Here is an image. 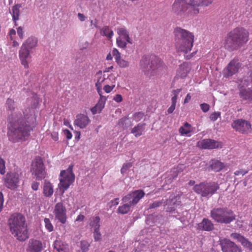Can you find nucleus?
Segmentation results:
<instances>
[{
    "mask_svg": "<svg viewBox=\"0 0 252 252\" xmlns=\"http://www.w3.org/2000/svg\"><path fill=\"white\" fill-rule=\"evenodd\" d=\"M28 103L32 108L25 110L24 118L21 113L18 112H12L8 117L9 125L7 134L9 140L13 142L24 140L34 126L35 116L34 109L37 107L39 103L37 95L32 94V96L28 98Z\"/></svg>",
    "mask_w": 252,
    "mask_h": 252,
    "instance_id": "1",
    "label": "nucleus"
},
{
    "mask_svg": "<svg viewBox=\"0 0 252 252\" xmlns=\"http://www.w3.org/2000/svg\"><path fill=\"white\" fill-rule=\"evenodd\" d=\"M214 0H174L171 12L179 19H191L196 16L204 8L211 4Z\"/></svg>",
    "mask_w": 252,
    "mask_h": 252,
    "instance_id": "2",
    "label": "nucleus"
},
{
    "mask_svg": "<svg viewBox=\"0 0 252 252\" xmlns=\"http://www.w3.org/2000/svg\"><path fill=\"white\" fill-rule=\"evenodd\" d=\"M249 35L244 28H236L227 33L224 39V47L230 51L237 50L248 41Z\"/></svg>",
    "mask_w": 252,
    "mask_h": 252,
    "instance_id": "3",
    "label": "nucleus"
},
{
    "mask_svg": "<svg viewBox=\"0 0 252 252\" xmlns=\"http://www.w3.org/2000/svg\"><path fill=\"white\" fill-rule=\"evenodd\" d=\"M8 226L12 234L19 241H25L29 237L25 218L21 214H14L8 220Z\"/></svg>",
    "mask_w": 252,
    "mask_h": 252,
    "instance_id": "4",
    "label": "nucleus"
},
{
    "mask_svg": "<svg viewBox=\"0 0 252 252\" xmlns=\"http://www.w3.org/2000/svg\"><path fill=\"white\" fill-rule=\"evenodd\" d=\"M175 46L179 52L187 54L190 52L193 46L194 35L185 30L179 28L175 31Z\"/></svg>",
    "mask_w": 252,
    "mask_h": 252,
    "instance_id": "5",
    "label": "nucleus"
},
{
    "mask_svg": "<svg viewBox=\"0 0 252 252\" xmlns=\"http://www.w3.org/2000/svg\"><path fill=\"white\" fill-rule=\"evenodd\" d=\"M145 195L142 190H136L124 196L122 199L124 204L119 207L118 213L121 214H127L132 206L136 205Z\"/></svg>",
    "mask_w": 252,
    "mask_h": 252,
    "instance_id": "6",
    "label": "nucleus"
},
{
    "mask_svg": "<svg viewBox=\"0 0 252 252\" xmlns=\"http://www.w3.org/2000/svg\"><path fill=\"white\" fill-rule=\"evenodd\" d=\"M141 68L146 72H159L165 67L163 62L158 58L152 56L150 58L144 57L140 62Z\"/></svg>",
    "mask_w": 252,
    "mask_h": 252,
    "instance_id": "7",
    "label": "nucleus"
},
{
    "mask_svg": "<svg viewBox=\"0 0 252 252\" xmlns=\"http://www.w3.org/2000/svg\"><path fill=\"white\" fill-rule=\"evenodd\" d=\"M211 217L216 222L228 224L235 219L233 211L226 208L213 209L210 213Z\"/></svg>",
    "mask_w": 252,
    "mask_h": 252,
    "instance_id": "8",
    "label": "nucleus"
},
{
    "mask_svg": "<svg viewBox=\"0 0 252 252\" xmlns=\"http://www.w3.org/2000/svg\"><path fill=\"white\" fill-rule=\"evenodd\" d=\"M240 97L243 100H252V70L249 76L240 80L238 85Z\"/></svg>",
    "mask_w": 252,
    "mask_h": 252,
    "instance_id": "9",
    "label": "nucleus"
},
{
    "mask_svg": "<svg viewBox=\"0 0 252 252\" xmlns=\"http://www.w3.org/2000/svg\"><path fill=\"white\" fill-rule=\"evenodd\" d=\"M74 180L75 175L72 172V167H69L67 169L61 172L58 187L60 190H62V193H64L65 190L74 182Z\"/></svg>",
    "mask_w": 252,
    "mask_h": 252,
    "instance_id": "10",
    "label": "nucleus"
},
{
    "mask_svg": "<svg viewBox=\"0 0 252 252\" xmlns=\"http://www.w3.org/2000/svg\"><path fill=\"white\" fill-rule=\"evenodd\" d=\"M219 189V185L215 182L200 183L194 187L193 189L197 193L203 197H210Z\"/></svg>",
    "mask_w": 252,
    "mask_h": 252,
    "instance_id": "11",
    "label": "nucleus"
},
{
    "mask_svg": "<svg viewBox=\"0 0 252 252\" xmlns=\"http://www.w3.org/2000/svg\"><path fill=\"white\" fill-rule=\"evenodd\" d=\"M31 171L38 180H41L45 177V167L40 158H36L33 160L31 165Z\"/></svg>",
    "mask_w": 252,
    "mask_h": 252,
    "instance_id": "12",
    "label": "nucleus"
},
{
    "mask_svg": "<svg viewBox=\"0 0 252 252\" xmlns=\"http://www.w3.org/2000/svg\"><path fill=\"white\" fill-rule=\"evenodd\" d=\"M232 127L241 133H248L251 131V125L250 122L243 119H238L232 123Z\"/></svg>",
    "mask_w": 252,
    "mask_h": 252,
    "instance_id": "13",
    "label": "nucleus"
},
{
    "mask_svg": "<svg viewBox=\"0 0 252 252\" xmlns=\"http://www.w3.org/2000/svg\"><path fill=\"white\" fill-rule=\"evenodd\" d=\"M4 183L5 186L10 189H17L20 183L19 174L16 172L7 173L4 178Z\"/></svg>",
    "mask_w": 252,
    "mask_h": 252,
    "instance_id": "14",
    "label": "nucleus"
},
{
    "mask_svg": "<svg viewBox=\"0 0 252 252\" xmlns=\"http://www.w3.org/2000/svg\"><path fill=\"white\" fill-rule=\"evenodd\" d=\"M54 214L56 219L63 224L66 221V210L63 203L59 202L57 203L54 207Z\"/></svg>",
    "mask_w": 252,
    "mask_h": 252,
    "instance_id": "15",
    "label": "nucleus"
},
{
    "mask_svg": "<svg viewBox=\"0 0 252 252\" xmlns=\"http://www.w3.org/2000/svg\"><path fill=\"white\" fill-rule=\"evenodd\" d=\"M32 53V51L24 47L21 46L20 48L19 52V58L22 64L24 65L25 68L29 67V63L32 60V57L31 54Z\"/></svg>",
    "mask_w": 252,
    "mask_h": 252,
    "instance_id": "16",
    "label": "nucleus"
},
{
    "mask_svg": "<svg viewBox=\"0 0 252 252\" xmlns=\"http://www.w3.org/2000/svg\"><path fill=\"white\" fill-rule=\"evenodd\" d=\"M220 245L223 252H241V250L234 242L226 238L220 240Z\"/></svg>",
    "mask_w": 252,
    "mask_h": 252,
    "instance_id": "17",
    "label": "nucleus"
},
{
    "mask_svg": "<svg viewBox=\"0 0 252 252\" xmlns=\"http://www.w3.org/2000/svg\"><path fill=\"white\" fill-rule=\"evenodd\" d=\"M179 199L178 197L172 195L169 199L163 201L166 211L173 213L177 207L180 204V202L178 201Z\"/></svg>",
    "mask_w": 252,
    "mask_h": 252,
    "instance_id": "18",
    "label": "nucleus"
},
{
    "mask_svg": "<svg viewBox=\"0 0 252 252\" xmlns=\"http://www.w3.org/2000/svg\"><path fill=\"white\" fill-rule=\"evenodd\" d=\"M44 248L45 246L41 241L31 239L28 243L26 252H41Z\"/></svg>",
    "mask_w": 252,
    "mask_h": 252,
    "instance_id": "19",
    "label": "nucleus"
},
{
    "mask_svg": "<svg viewBox=\"0 0 252 252\" xmlns=\"http://www.w3.org/2000/svg\"><path fill=\"white\" fill-rule=\"evenodd\" d=\"M240 67V63L237 60L234 59L227 65L223 70V75L225 77L232 76L236 73Z\"/></svg>",
    "mask_w": 252,
    "mask_h": 252,
    "instance_id": "20",
    "label": "nucleus"
},
{
    "mask_svg": "<svg viewBox=\"0 0 252 252\" xmlns=\"http://www.w3.org/2000/svg\"><path fill=\"white\" fill-rule=\"evenodd\" d=\"M198 147L203 149H213L222 147V144L214 140L205 139L198 142Z\"/></svg>",
    "mask_w": 252,
    "mask_h": 252,
    "instance_id": "21",
    "label": "nucleus"
},
{
    "mask_svg": "<svg viewBox=\"0 0 252 252\" xmlns=\"http://www.w3.org/2000/svg\"><path fill=\"white\" fill-rule=\"evenodd\" d=\"M90 122L89 118L87 115L80 114L77 115L74 124L75 126L83 129L86 127Z\"/></svg>",
    "mask_w": 252,
    "mask_h": 252,
    "instance_id": "22",
    "label": "nucleus"
},
{
    "mask_svg": "<svg viewBox=\"0 0 252 252\" xmlns=\"http://www.w3.org/2000/svg\"><path fill=\"white\" fill-rule=\"evenodd\" d=\"M230 236L232 239L237 240L238 241L240 242L244 247L248 248L250 250H252V243L245 238L243 236L238 233H233L231 234Z\"/></svg>",
    "mask_w": 252,
    "mask_h": 252,
    "instance_id": "23",
    "label": "nucleus"
},
{
    "mask_svg": "<svg viewBox=\"0 0 252 252\" xmlns=\"http://www.w3.org/2000/svg\"><path fill=\"white\" fill-rule=\"evenodd\" d=\"M53 248L57 252H68L69 250L68 245L60 239L54 241Z\"/></svg>",
    "mask_w": 252,
    "mask_h": 252,
    "instance_id": "24",
    "label": "nucleus"
},
{
    "mask_svg": "<svg viewBox=\"0 0 252 252\" xmlns=\"http://www.w3.org/2000/svg\"><path fill=\"white\" fill-rule=\"evenodd\" d=\"M214 228V224L208 219H203L202 221L197 224V229L200 230L211 231Z\"/></svg>",
    "mask_w": 252,
    "mask_h": 252,
    "instance_id": "25",
    "label": "nucleus"
},
{
    "mask_svg": "<svg viewBox=\"0 0 252 252\" xmlns=\"http://www.w3.org/2000/svg\"><path fill=\"white\" fill-rule=\"evenodd\" d=\"M96 75L98 77V79L97 80V85H100L102 84H108L111 85V83H112V82H113V81L110 80V77L111 76L115 77L114 74H111L106 78L105 77V75L102 74L101 71H99L98 72H97Z\"/></svg>",
    "mask_w": 252,
    "mask_h": 252,
    "instance_id": "26",
    "label": "nucleus"
},
{
    "mask_svg": "<svg viewBox=\"0 0 252 252\" xmlns=\"http://www.w3.org/2000/svg\"><path fill=\"white\" fill-rule=\"evenodd\" d=\"M37 39L36 37L31 36L29 37L22 44L21 46L28 49L31 51L35 48L37 44Z\"/></svg>",
    "mask_w": 252,
    "mask_h": 252,
    "instance_id": "27",
    "label": "nucleus"
},
{
    "mask_svg": "<svg viewBox=\"0 0 252 252\" xmlns=\"http://www.w3.org/2000/svg\"><path fill=\"white\" fill-rule=\"evenodd\" d=\"M107 97H102L99 99L97 104L93 107L91 109V111L94 115L101 112L103 108L104 107Z\"/></svg>",
    "mask_w": 252,
    "mask_h": 252,
    "instance_id": "28",
    "label": "nucleus"
},
{
    "mask_svg": "<svg viewBox=\"0 0 252 252\" xmlns=\"http://www.w3.org/2000/svg\"><path fill=\"white\" fill-rule=\"evenodd\" d=\"M145 123H139L135 126L131 130V133L133 134L136 137H138L142 135L145 129Z\"/></svg>",
    "mask_w": 252,
    "mask_h": 252,
    "instance_id": "29",
    "label": "nucleus"
},
{
    "mask_svg": "<svg viewBox=\"0 0 252 252\" xmlns=\"http://www.w3.org/2000/svg\"><path fill=\"white\" fill-rule=\"evenodd\" d=\"M190 69L189 66L187 63H183L179 66L177 75L181 78H184L187 76Z\"/></svg>",
    "mask_w": 252,
    "mask_h": 252,
    "instance_id": "30",
    "label": "nucleus"
},
{
    "mask_svg": "<svg viewBox=\"0 0 252 252\" xmlns=\"http://www.w3.org/2000/svg\"><path fill=\"white\" fill-rule=\"evenodd\" d=\"M210 167L211 170L218 172L224 167V164L218 160L213 159L210 162Z\"/></svg>",
    "mask_w": 252,
    "mask_h": 252,
    "instance_id": "31",
    "label": "nucleus"
},
{
    "mask_svg": "<svg viewBox=\"0 0 252 252\" xmlns=\"http://www.w3.org/2000/svg\"><path fill=\"white\" fill-rule=\"evenodd\" d=\"M117 33L119 36L118 37L122 38L126 40L127 42L131 44L132 42L129 37L128 33L125 28H120L117 30Z\"/></svg>",
    "mask_w": 252,
    "mask_h": 252,
    "instance_id": "32",
    "label": "nucleus"
},
{
    "mask_svg": "<svg viewBox=\"0 0 252 252\" xmlns=\"http://www.w3.org/2000/svg\"><path fill=\"white\" fill-rule=\"evenodd\" d=\"M53 187L52 184L49 182L45 181L43 186V193L47 196H51L53 193Z\"/></svg>",
    "mask_w": 252,
    "mask_h": 252,
    "instance_id": "33",
    "label": "nucleus"
},
{
    "mask_svg": "<svg viewBox=\"0 0 252 252\" xmlns=\"http://www.w3.org/2000/svg\"><path fill=\"white\" fill-rule=\"evenodd\" d=\"M179 132L182 135L189 136V134L192 131V126L188 123H185L183 126L179 128Z\"/></svg>",
    "mask_w": 252,
    "mask_h": 252,
    "instance_id": "34",
    "label": "nucleus"
},
{
    "mask_svg": "<svg viewBox=\"0 0 252 252\" xmlns=\"http://www.w3.org/2000/svg\"><path fill=\"white\" fill-rule=\"evenodd\" d=\"M21 7V5L17 4L12 7V15L14 21L19 19L20 15V8Z\"/></svg>",
    "mask_w": 252,
    "mask_h": 252,
    "instance_id": "35",
    "label": "nucleus"
},
{
    "mask_svg": "<svg viewBox=\"0 0 252 252\" xmlns=\"http://www.w3.org/2000/svg\"><path fill=\"white\" fill-rule=\"evenodd\" d=\"M110 80L113 81V82H112V83H111V85L108 84L104 85L103 90L106 93H110L115 87L116 77L111 76Z\"/></svg>",
    "mask_w": 252,
    "mask_h": 252,
    "instance_id": "36",
    "label": "nucleus"
},
{
    "mask_svg": "<svg viewBox=\"0 0 252 252\" xmlns=\"http://www.w3.org/2000/svg\"><path fill=\"white\" fill-rule=\"evenodd\" d=\"M100 218L99 217H95L92 218L90 223V226L94 228V230L99 229L100 228Z\"/></svg>",
    "mask_w": 252,
    "mask_h": 252,
    "instance_id": "37",
    "label": "nucleus"
},
{
    "mask_svg": "<svg viewBox=\"0 0 252 252\" xmlns=\"http://www.w3.org/2000/svg\"><path fill=\"white\" fill-rule=\"evenodd\" d=\"M100 32L101 35L106 36L109 39H110L114 34L113 31L107 26L103 27L101 29Z\"/></svg>",
    "mask_w": 252,
    "mask_h": 252,
    "instance_id": "38",
    "label": "nucleus"
},
{
    "mask_svg": "<svg viewBox=\"0 0 252 252\" xmlns=\"http://www.w3.org/2000/svg\"><path fill=\"white\" fill-rule=\"evenodd\" d=\"M129 121L127 118H123L119 120L118 125L123 130L130 126L128 123Z\"/></svg>",
    "mask_w": 252,
    "mask_h": 252,
    "instance_id": "39",
    "label": "nucleus"
},
{
    "mask_svg": "<svg viewBox=\"0 0 252 252\" xmlns=\"http://www.w3.org/2000/svg\"><path fill=\"white\" fill-rule=\"evenodd\" d=\"M181 90H182L181 89H178L172 91L171 93L172 97L171 98V103L176 104L177 97L179 93L181 92Z\"/></svg>",
    "mask_w": 252,
    "mask_h": 252,
    "instance_id": "40",
    "label": "nucleus"
},
{
    "mask_svg": "<svg viewBox=\"0 0 252 252\" xmlns=\"http://www.w3.org/2000/svg\"><path fill=\"white\" fill-rule=\"evenodd\" d=\"M145 116L144 113L142 112H138L134 113L133 115V119L137 122L141 120Z\"/></svg>",
    "mask_w": 252,
    "mask_h": 252,
    "instance_id": "41",
    "label": "nucleus"
},
{
    "mask_svg": "<svg viewBox=\"0 0 252 252\" xmlns=\"http://www.w3.org/2000/svg\"><path fill=\"white\" fill-rule=\"evenodd\" d=\"M118 47L122 48H125L126 46V41L122 38L118 37L116 40Z\"/></svg>",
    "mask_w": 252,
    "mask_h": 252,
    "instance_id": "42",
    "label": "nucleus"
},
{
    "mask_svg": "<svg viewBox=\"0 0 252 252\" xmlns=\"http://www.w3.org/2000/svg\"><path fill=\"white\" fill-rule=\"evenodd\" d=\"M118 65L121 68H126L129 66V62L123 59H120L117 62Z\"/></svg>",
    "mask_w": 252,
    "mask_h": 252,
    "instance_id": "43",
    "label": "nucleus"
},
{
    "mask_svg": "<svg viewBox=\"0 0 252 252\" xmlns=\"http://www.w3.org/2000/svg\"><path fill=\"white\" fill-rule=\"evenodd\" d=\"M44 221L45 223V227L47 229V230L49 232L52 231L54 229V227H53V226L52 224L51 223L50 220L49 219L45 218L44 220Z\"/></svg>",
    "mask_w": 252,
    "mask_h": 252,
    "instance_id": "44",
    "label": "nucleus"
},
{
    "mask_svg": "<svg viewBox=\"0 0 252 252\" xmlns=\"http://www.w3.org/2000/svg\"><path fill=\"white\" fill-rule=\"evenodd\" d=\"M93 236L95 241H99L101 240L102 236L99 229L94 230Z\"/></svg>",
    "mask_w": 252,
    "mask_h": 252,
    "instance_id": "45",
    "label": "nucleus"
},
{
    "mask_svg": "<svg viewBox=\"0 0 252 252\" xmlns=\"http://www.w3.org/2000/svg\"><path fill=\"white\" fill-rule=\"evenodd\" d=\"M6 105L7 108L10 110L13 111L15 108V103L13 100L11 98H8L6 101Z\"/></svg>",
    "mask_w": 252,
    "mask_h": 252,
    "instance_id": "46",
    "label": "nucleus"
},
{
    "mask_svg": "<svg viewBox=\"0 0 252 252\" xmlns=\"http://www.w3.org/2000/svg\"><path fill=\"white\" fill-rule=\"evenodd\" d=\"M112 54L113 55V57H114L116 62H117L118 60L121 59L120 53L116 48H114L112 50Z\"/></svg>",
    "mask_w": 252,
    "mask_h": 252,
    "instance_id": "47",
    "label": "nucleus"
},
{
    "mask_svg": "<svg viewBox=\"0 0 252 252\" xmlns=\"http://www.w3.org/2000/svg\"><path fill=\"white\" fill-rule=\"evenodd\" d=\"M132 166L131 163H125L121 168V172L122 174H126L127 170Z\"/></svg>",
    "mask_w": 252,
    "mask_h": 252,
    "instance_id": "48",
    "label": "nucleus"
},
{
    "mask_svg": "<svg viewBox=\"0 0 252 252\" xmlns=\"http://www.w3.org/2000/svg\"><path fill=\"white\" fill-rule=\"evenodd\" d=\"M5 162L2 158H0V174H4L5 173Z\"/></svg>",
    "mask_w": 252,
    "mask_h": 252,
    "instance_id": "49",
    "label": "nucleus"
},
{
    "mask_svg": "<svg viewBox=\"0 0 252 252\" xmlns=\"http://www.w3.org/2000/svg\"><path fill=\"white\" fill-rule=\"evenodd\" d=\"M163 200H162L161 201H156L154 202L152 204L150 205L149 208L153 209L159 207L162 204V203H163Z\"/></svg>",
    "mask_w": 252,
    "mask_h": 252,
    "instance_id": "50",
    "label": "nucleus"
},
{
    "mask_svg": "<svg viewBox=\"0 0 252 252\" xmlns=\"http://www.w3.org/2000/svg\"><path fill=\"white\" fill-rule=\"evenodd\" d=\"M200 108L203 112L206 113L209 111L210 106L207 103H203L200 104Z\"/></svg>",
    "mask_w": 252,
    "mask_h": 252,
    "instance_id": "51",
    "label": "nucleus"
},
{
    "mask_svg": "<svg viewBox=\"0 0 252 252\" xmlns=\"http://www.w3.org/2000/svg\"><path fill=\"white\" fill-rule=\"evenodd\" d=\"M17 34L21 39L24 38V31L23 28L22 27H19L17 28Z\"/></svg>",
    "mask_w": 252,
    "mask_h": 252,
    "instance_id": "52",
    "label": "nucleus"
},
{
    "mask_svg": "<svg viewBox=\"0 0 252 252\" xmlns=\"http://www.w3.org/2000/svg\"><path fill=\"white\" fill-rule=\"evenodd\" d=\"M101 86H102V85H97V82H96L95 86L96 87L97 92L100 96L99 99H101L102 97H106V96L102 95V91L101 90Z\"/></svg>",
    "mask_w": 252,
    "mask_h": 252,
    "instance_id": "53",
    "label": "nucleus"
},
{
    "mask_svg": "<svg viewBox=\"0 0 252 252\" xmlns=\"http://www.w3.org/2000/svg\"><path fill=\"white\" fill-rule=\"evenodd\" d=\"M248 170L240 169L239 170L236 171L234 174L235 176H238L239 175H242V176H244L246 174L248 173Z\"/></svg>",
    "mask_w": 252,
    "mask_h": 252,
    "instance_id": "54",
    "label": "nucleus"
},
{
    "mask_svg": "<svg viewBox=\"0 0 252 252\" xmlns=\"http://www.w3.org/2000/svg\"><path fill=\"white\" fill-rule=\"evenodd\" d=\"M219 116L220 113L214 112L211 114L210 116V119L212 121H215L217 120Z\"/></svg>",
    "mask_w": 252,
    "mask_h": 252,
    "instance_id": "55",
    "label": "nucleus"
},
{
    "mask_svg": "<svg viewBox=\"0 0 252 252\" xmlns=\"http://www.w3.org/2000/svg\"><path fill=\"white\" fill-rule=\"evenodd\" d=\"M63 133L67 139H70L72 135L71 132L68 129H65L63 130Z\"/></svg>",
    "mask_w": 252,
    "mask_h": 252,
    "instance_id": "56",
    "label": "nucleus"
},
{
    "mask_svg": "<svg viewBox=\"0 0 252 252\" xmlns=\"http://www.w3.org/2000/svg\"><path fill=\"white\" fill-rule=\"evenodd\" d=\"M51 136L52 137V139L55 141H57L59 139V136H58V132L57 131H53L51 133Z\"/></svg>",
    "mask_w": 252,
    "mask_h": 252,
    "instance_id": "57",
    "label": "nucleus"
},
{
    "mask_svg": "<svg viewBox=\"0 0 252 252\" xmlns=\"http://www.w3.org/2000/svg\"><path fill=\"white\" fill-rule=\"evenodd\" d=\"M176 104L171 103V105L167 110L168 114H171L175 109Z\"/></svg>",
    "mask_w": 252,
    "mask_h": 252,
    "instance_id": "58",
    "label": "nucleus"
},
{
    "mask_svg": "<svg viewBox=\"0 0 252 252\" xmlns=\"http://www.w3.org/2000/svg\"><path fill=\"white\" fill-rule=\"evenodd\" d=\"M117 102H120L123 100L122 96L121 94H117L113 98Z\"/></svg>",
    "mask_w": 252,
    "mask_h": 252,
    "instance_id": "59",
    "label": "nucleus"
},
{
    "mask_svg": "<svg viewBox=\"0 0 252 252\" xmlns=\"http://www.w3.org/2000/svg\"><path fill=\"white\" fill-rule=\"evenodd\" d=\"M119 199L116 198L110 202V207L116 206L119 204Z\"/></svg>",
    "mask_w": 252,
    "mask_h": 252,
    "instance_id": "60",
    "label": "nucleus"
},
{
    "mask_svg": "<svg viewBox=\"0 0 252 252\" xmlns=\"http://www.w3.org/2000/svg\"><path fill=\"white\" fill-rule=\"evenodd\" d=\"M78 17L79 20L81 22L84 21L86 19V17L83 14L80 13L78 14Z\"/></svg>",
    "mask_w": 252,
    "mask_h": 252,
    "instance_id": "61",
    "label": "nucleus"
},
{
    "mask_svg": "<svg viewBox=\"0 0 252 252\" xmlns=\"http://www.w3.org/2000/svg\"><path fill=\"white\" fill-rule=\"evenodd\" d=\"M16 34V31L14 29H10L9 32V35L10 36V39H13V36Z\"/></svg>",
    "mask_w": 252,
    "mask_h": 252,
    "instance_id": "62",
    "label": "nucleus"
},
{
    "mask_svg": "<svg viewBox=\"0 0 252 252\" xmlns=\"http://www.w3.org/2000/svg\"><path fill=\"white\" fill-rule=\"evenodd\" d=\"M39 184L37 182H34L32 185V189L34 190H37L38 189Z\"/></svg>",
    "mask_w": 252,
    "mask_h": 252,
    "instance_id": "63",
    "label": "nucleus"
},
{
    "mask_svg": "<svg viewBox=\"0 0 252 252\" xmlns=\"http://www.w3.org/2000/svg\"><path fill=\"white\" fill-rule=\"evenodd\" d=\"M191 97V96L190 95V94H188L184 99V103H188L190 100Z\"/></svg>",
    "mask_w": 252,
    "mask_h": 252,
    "instance_id": "64",
    "label": "nucleus"
}]
</instances>
